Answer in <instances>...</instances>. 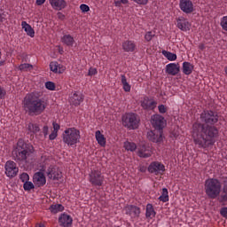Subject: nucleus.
<instances>
[{"label":"nucleus","instance_id":"nucleus-1","mask_svg":"<svg viewBox=\"0 0 227 227\" xmlns=\"http://www.w3.org/2000/svg\"><path fill=\"white\" fill-rule=\"evenodd\" d=\"M219 114L212 110H204L192 125L193 141L200 148L214 146L219 137Z\"/></svg>","mask_w":227,"mask_h":227},{"label":"nucleus","instance_id":"nucleus-2","mask_svg":"<svg viewBox=\"0 0 227 227\" xmlns=\"http://www.w3.org/2000/svg\"><path fill=\"white\" fill-rule=\"evenodd\" d=\"M223 186L217 178H208L205 181L204 189L208 200H217L218 203H227V177L223 178Z\"/></svg>","mask_w":227,"mask_h":227},{"label":"nucleus","instance_id":"nucleus-3","mask_svg":"<svg viewBox=\"0 0 227 227\" xmlns=\"http://www.w3.org/2000/svg\"><path fill=\"white\" fill-rule=\"evenodd\" d=\"M35 153V147L30 143H26L22 138L17 142L16 148L12 151V159L20 168H27L31 164Z\"/></svg>","mask_w":227,"mask_h":227},{"label":"nucleus","instance_id":"nucleus-4","mask_svg":"<svg viewBox=\"0 0 227 227\" xmlns=\"http://www.w3.org/2000/svg\"><path fill=\"white\" fill-rule=\"evenodd\" d=\"M47 107L45 100L40 98V93L27 94L23 100V108L28 116H40Z\"/></svg>","mask_w":227,"mask_h":227},{"label":"nucleus","instance_id":"nucleus-5","mask_svg":"<svg viewBox=\"0 0 227 227\" xmlns=\"http://www.w3.org/2000/svg\"><path fill=\"white\" fill-rule=\"evenodd\" d=\"M62 139L68 146H74V145H77L81 139V131L75 128L67 129L62 134Z\"/></svg>","mask_w":227,"mask_h":227},{"label":"nucleus","instance_id":"nucleus-6","mask_svg":"<svg viewBox=\"0 0 227 227\" xmlns=\"http://www.w3.org/2000/svg\"><path fill=\"white\" fill-rule=\"evenodd\" d=\"M139 116L137 114L129 113L122 116V125L129 130H136L139 127Z\"/></svg>","mask_w":227,"mask_h":227},{"label":"nucleus","instance_id":"nucleus-7","mask_svg":"<svg viewBox=\"0 0 227 227\" xmlns=\"http://www.w3.org/2000/svg\"><path fill=\"white\" fill-rule=\"evenodd\" d=\"M5 175L8 178H15L19 175V167L13 160H7L4 164Z\"/></svg>","mask_w":227,"mask_h":227},{"label":"nucleus","instance_id":"nucleus-8","mask_svg":"<svg viewBox=\"0 0 227 227\" xmlns=\"http://www.w3.org/2000/svg\"><path fill=\"white\" fill-rule=\"evenodd\" d=\"M151 123L156 130H164L166 127V120L160 114H154L151 117Z\"/></svg>","mask_w":227,"mask_h":227},{"label":"nucleus","instance_id":"nucleus-9","mask_svg":"<svg viewBox=\"0 0 227 227\" xmlns=\"http://www.w3.org/2000/svg\"><path fill=\"white\" fill-rule=\"evenodd\" d=\"M147 171L153 175H162L166 171V166L160 161H153L148 166Z\"/></svg>","mask_w":227,"mask_h":227},{"label":"nucleus","instance_id":"nucleus-10","mask_svg":"<svg viewBox=\"0 0 227 227\" xmlns=\"http://www.w3.org/2000/svg\"><path fill=\"white\" fill-rule=\"evenodd\" d=\"M90 182L92 185H97L98 187L102 186L104 184V176H102V172L92 170L90 174Z\"/></svg>","mask_w":227,"mask_h":227},{"label":"nucleus","instance_id":"nucleus-11","mask_svg":"<svg viewBox=\"0 0 227 227\" xmlns=\"http://www.w3.org/2000/svg\"><path fill=\"white\" fill-rule=\"evenodd\" d=\"M44 171V168H41L40 171L35 173L33 182L36 187H43L47 184L45 174H43Z\"/></svg>","mask_w":227,"mask_h":227},{"label":"nucleus","instance_id":"nucleus-12","mask_svg":"<svg viewBox=\"0 0 227 227\" xmlns=\"http://www.w3.org/2000/svg\"><path fill=\"white\" fill-rule=\"evenodd\" d=\"M48 178L51 180H61L63 177V173L59 168L55 166H50L46 171Z\"/></svg>","mask_w":227,"mask_h":227},{"label":"nucleus","instance_id":"nucleus-13","mask_svg":"<svg viewBox=\"0 0 227 227\" xmlns=\"http://www.w3.org/2000/svg\"><path fill=\"white\" fill-rule=\"evenodd\" d=\"M163 131L160 129H154L147 132V139L153 143H162L164 137Z\"/></svg>","mask_w":227,"mask_h":227},{"label":"nucleus","instance_id":"nucleus-14","mask_svg":"<svg viewBox=\"0 0 227 227\" xmlns=\"http://www.w3.org/2000/svg\"><path fill=\"white\" fill-rule=\"evenodd\" d=\"M179 8L184 13H192V12H194V4H192V1L191 0H180Z\"/></svg>","mask_w":227,"mask_h":227},{"label":"nucleus","instance_id":"nucleus-15","mask_svg":"<svg viewBox=\"0 0 227 227\" xmlns=\"http://www.w3.org/2000/svg\"><path fill=\"white\" fill-rule=\"evenodd\" d=\"M141 107L145 109L146 111H152L154 107H157V102L150 99L149 97L144 98L143 100L140 102Z\"/></svg>","mask_w":227,"mask_h":227},{"label":"nucleus","instance_id":"nucleus-16","mask_svg":"<svg viewBox=\"0 0 227 227\" xmlns=\"http://www.w3.org/2000/svg\"><path fill=\"white\" fill-rule=\"evenodd\" d=\"M165 72L166 74H168V75H178V74L180 73V64H168L166 66Z\"/></svg>","mask_w":227,"mask_h":227},{"label":"nucleus","instance_id":"nucleus-17","mask_svg":"<svg viewBox=\"0 0 227 227\" xmlns=\"http://www.w3.org/2000/svg\"><path fill=\"white\" fill-rule=\"evenodd\" d=\"M138 157L141 159H148L152 155V147L146 145H142L140 148L138 149L137 152Z\"/></svg>","mask_w":227,"mask_h":227},{"label":"nucleus","instance_id":"nucleus-18","mask_svg":"<svg viewBox=\"0 0 227 227\" xmlns=\"http://www.w3.org/2000/svg\"><path fill=\"white\" fill-rule=\"evenodd\" d=\"M59 223L60 226L70 227L72 226V223H74V219H72L70 215L64 213L59 217Z\"/></svg>","mask_w":227,"mask_h":227},{"label":"nucleus","instance_id":"nucleus-19","mask_svg":"<svg viewBox=\"0 0 227 227\" xmlns=\"http://www.w3.org/2000/svg\"><path fill=\"white\" fill-rule=\"evenodd\" d=\"M126 214L127 215H130V217H139L141 214V208L134 205H129L126 207Z\"/></svg>","mask_w":227,"mask_h":227},{"label":"nucleus","instance_id":"nucleus-20","mask_svg":"<svg viewBox=\"0 0 227 227\" xmlns=\"http://www.w3.org/2000/svg\"><path fill=\"white\" fill-rule=\"evenodd\" d=\"M49 1L53 10H57L58 12H59L67 8V1L65 0H49Z\"/></svg>","mask_w":227,"mask_h":227},{"label":"nucleus","instance_id":"nucleus-21","mask_svg":"<svg viewBox=\"0 0 227 227\" xmlns=\"http://www.w3.org/2000/svg\"><path fill=\"white\" fill-rule=\"evenodd\" d=\"M177 27L178 29H181V31H190L191 30V23L188 22L185 18L181 17L178 18L177 20Z\"/></svg>","mask_w":227,"mask_h":227},{"label":"nucleus","instance_id":"nucleus-22","mask_svg":"<svg viewBox=\"0 0 227 227\" xmlns=\"http://www.w3.org/2000/svg\"><path fill=\"white\" fill-rule=\"evenodd\" d=\"M22 29L27 33V36H30V38H35V29H33V27L29 25L26 21L21 22Z\"/></svg>","mask_w":227,"mask_h":227},{"label":"nucleus","instance_id":"nucleus-23","mask_svg":"<svg viewBox=\"0 0 227 227\" xmlns=\"http://www.w3.org/2000/svg\"><path fill=\"white\" fill-rule=\"evenodd\" d=\"M61 42L62 43H64V45H67V47H74V43H75V40L71 35H64L61 37Z\"/></svg>","mask_w":227,"mask_h":227},{"label":"nucleus","instance_id":"nucleus-24","mask_svg":"<svg viewBox=\"0 0 227 227\" xmlns=\"http://www.w3.org/2000/svg\"><path fill=\"white\" fill-rule=\"evenodd\" d=\"M72 104L75 106H81V103L84 102V96L81 93H74L71 98Z\"/></svg>","mask_w":227,"mask_h":227},{"label":"nucleus","instance_id":"nucleus-25","mask_svg":"<svg viewBox=\"0 0 227 227\" xmlns=\"http://www.w3.org/2000/svg\"><path fill=\"white\" fill-rule=\"evenodd\" d=\"M122 49L125 52H134L136 44L132 41H126L122 43Z\"/></svg>","mask_w":227,"mask_h":227},{"label":"nucleus","instance_id":"nucleus-26","mask_svg":"<svg viewBox=\"0 0 227 227\" xmlns=\"http://www.w3.org/2000/svg\"><path fill=\"white\" fill-rule=\"evenodd\" d=\"M27 129L30 136L38 134V132H40V125L36 123L29 122Z\"/></svg>","mask_w":227,"mask_h":227},{"label":"nucleus","instance_id":"nucleus-27","mask_svg":"<svg viewBox=\"0 0 227 227\" xmlns=\"http://www.w3.org/2000/svg\"><path fill=\"white\" fill-rule=\"evenodd\" d=\"M192 70H194V66H192V64L190 62L183 63V74H184V75H191Z\"/></svg>","mask_w":227,"mask_h":227},{"label":"nucleus","instance_id":"nucleus-28","mask_svg":"<svg viewBox=\"0 0 227 227\" xmlns=\"http://www.w3.org/2000/svg\"><path fill=\"white\" fill-rule=\"evenodd\" d=\"M157 213L155 212V209H153V206L152 204H147L146 206V211H145V217L147 219H153Z\"/></svg>","mask_w":227,"mask_h":227},{"label":"nucleus","instance_id":"nucleus-29","mask_svg":"<svg viewBox=\"0 0 227 227\" xmlns=\"http://www.w3.org/2000/svg\"><path fill=\"white\" fill-rule=\"evenodd\" d=\"M158 200L163 203L169 201V192H168V188H162L161 195L158 198Z\"/></svg>","mask_w":227,"mask_h":227},{"label":"nucleus","instance_id":"nucleus-30","mask_svg":"<svg viewBox=\"0 0 227 227\" xmlns=\"http://www.w3.org/2000/svg\"><path fill=\"white\" fill-rule=\"evenodd\" d=\"M96 139L100 146H106V137H104L100 130L96 131Z\"/></svg>","mask_w":227,"mask_h":227},{"label":"nucleus","instance_id":"nucleus-31","mask_svg":"<svg viewBox=\"0 0 227 227\" xmlns=\"http://www.w3.org/2000/svg\"><path fill=\"white\" fill-rule=\"evenodd\" d=\"M50 210L52 214H58V212H63V210H65V207L61 204H53L50 207Z\"/></svg>","mask_w":227,"mask_h":227},{"label":"nucleus","instance_id":"nucleus-32","mask_svg":"<svg viewBox=\"0 0 227 227\" xmlns=\"http://www.w3.org/2000/svg\"><path fill=\"white\" fill-rule=\"evenodd\" d=\"M161 54H163V56L165 58H167V59H168V61H176V54H175V53H172L170 51L163 50L161 51Z\"/></svg>","mask_w":227,"mask_h":227},{"label":"nucleus","instance_id":"nucleus-33","mask_svg":"<svg viewBox=\"0 0 227 227\" xmlns=\"http://www.w3.org/2000/svg\"><path fill=\"white\" fill-rule=\"evenodd\" d=\"M58 67H59V63L57 61H52L50 63V70L53 72V74H63V70H59Z\"/></svg>","mask_w":227,"mask_h":227},{"label":"nucleus","instance_id":"nucleus-34","mask_svg":"<svg viewBox=\"0 0 227 227\" xmlns=\"http://www.w3.org/2000/svg\"><path fill=\"white\" fill-rule=\"evenodd\" d=\"M124 148L128 152H136L137 145H136V143L134 142L126 141L124 142Z\"/></svg>","mask_w":227,"mask_h":227},{"label":"nucleus","instance_id":"nucleus-35","mask_svg":"<svg viewBox=\"0 0 227 227\" xmlns=\"http://www.w3.org/2000/svg\"><path fill=\"white\" fill-rule=\"evenodd\" d=\"M121 84L123 86L124 91L126 92L130 91V84L127 82V77L125 76V74H121Z\"/></svg>","mask_w":227,"mask_h":227},{"label":"nucleus","instance_id":"nucleus-36","mask_svg":"<svg viewBox=\"0 0 227 227\" xmlns=\"http://www.w3.org/2000/svg\"><path fill=\"white\" fill-rule=\"evenodd\" d=\"M24 191H31V189H35V184L32 182L27 181L23 184Z\"/></svg>","mask_w":227,"mask_h":227},{"label":"nucleus","instance_id":"nucleus-37","mask_svg":"<svg viewBox=\"0 0 227 227\" xmlns=\"http://www.w3.org/2000/svg\"><path fill=\"white\" fill-rule=\"evenodd\" d=\"M220 26L223 31H227V16H223L220 20Z\"/></svg>","mask_w":227,"mask_h":227},{"label":"nucleus","instance_id":"nucleus-38","mask_svg":"<svg viewBox=\"0 0 227 227\" xmlns=\"http://www.w3.org/2000/svg\"><path fill=\"white\" fill-rule=\"evenodd\" d=\"M31 68H33V66L31 64H21L19 67V69L23 72H27L28 70H31Z\"/></svg>","mask_w":227,"mask_h":227},{"label":"nucleus","instance_id":"nucleus-39","mask_svg":"<svg viewBox=\"0 0 227 227\" xmlns=\"http://www.w3.org/2000/svg\"><path fill=\"white\" fill-rule=\"evenodd\" d=\"M45 88L46 90H50V91H54L56 90V84L52 82H46Z\"/></svg>","mask_w":227,"mask_h":227},{"label":"nucleus","instance_id":"nucleus-40","mask_svg":"<svg viewBox=\"0 0 227 227\" xmlns=\"http://www.w3.org/2000/svg\"><path fill=\"white\" fill-rule=\"evenodd\" d=\"M20 180H21V182H23V184H26V182H29V175L26 172H23L20 176Z\"/></svg>","mask_w":227,"mask_h":227},{"label":"nucleus","instance_id":"nucleus-41","mask_svg":"<svg viewBox=\"0 0 227 227\" xmlns=\"http://www.w3.org/2000/svg\"><path fill=\"white\" fill-rule=\"evenodd\" d=\"M153 36H155V34H153V32H147L145 35V38L146 42H152V38H153Z\"/></svg>","mask_w":227,"mask_h":227},{"label":"nucleus","instance_id":"nucleus-42","mask_svg":"<svg viewBox=\"0 0 227 227\" xmlns=\"http://www.w3.org/2000/svg\"><path fill=\"white\" fill-rule=\"evenodd\" d=\"M80 10L83 12L86 13L90 12V6L88 4H82L80 5Z\"/></svg>","mask_w":227,"mask_h":227},{"label":"nucleus","instance_id":"nucleus-43","mask_svg":"<svg viewBox=\"0 0 227 227\" xmlns=\"http://www.w3.org/2000/svg\"><path fill=\"white\" fill-rule=\"evenodd\" d=\"M220 215L224 219H227V207H223L220 209Z\"/></svg>","mask_w":227,"mask_h":227},{"label":"nucleus","instance_id":"nucleus-44","mask_svg":"<svg viewBox=\"0 0 227 227\" xmlns=\"http://www.w3.org/2000/svg\"><path fill=\"white\" fill-rule=\"evenodd\" d=\"M97 74H98V71H97V68H95V67H90V68L89 69L88 75L93 76V75H97Z\"/></svg>","mask_w":227,"mask_h":227},{"label":"nucleus","instance_id":"nucleus-45","mask_svg":"<svg viewBox=\"0 0 227 227\" xmlns=\"http://www.w3.org/2000/svg\"><path fill=\"white\" fill-rule=\"evenodd\" d=\"M4 97H6V90L0 86V100H4Z\"/></svg>","mask_w":227,"mask_h":227},{"label":"nucleus","instance_id":"nucleus-46","mask_svg":"<svg viewBox=\"0 0 227 227\" xmlns=\"http://www.w3.org/2000/svg\"><path fill=\"white\" fill-rule=\"evenodd\" d=\"M158 109H159V113H160V114H164L168 111V109L166 108V106H164V105H160L158 106Z\"/></svg>","mask_w":227,"mask_h":227},{"label":"nucleus","instance_id":"nucleus-47","mask_svg":"<svg viewBox=\"0 0 227 227\" xmlns=\"http://www.w3.org/2000/svg\"><path fill=\"white\" fill-rule=\"evenodd\" d=\"M57 137H58V132L56 131H52L49 136L50 141H54V139H56Z\"/></svg>","mask_w":227,"mask_h":227},{"label":"nucleus","instance_id":"nucleus-48","mask_svg":"<svg viewBox=\"0 0 227 227\" xmlns=\"http://www.w3.org/2000/svg\"><path fill=\"white\" fill-rule=\"evenodd\" d=\"M133 3H137V4H148V0H131Z\"/></svg>","mask_w":227,"mask_h":227},{"label":"nucleus","instance_id":"nucleus-49","mask_svg":"<svg viewBox=\"0 0 227 227\" xmlns=\"http://www.w3.org/2000/svg\"><path fill=\"white\" fill-rule=\"evenodd\" d=\"M43 134L44 135V137H47V135L49 134V126H43Z\"/></svg>","mask_w":227,"mask_h":227},{"label":"nucleus","instance_id":"nucleus-50","mask_svg":"<svg viewBox=\"0 0 227 227\" xmlns=\"http://www.w3.org/2000/svg\"><path fill=\"white\" fill-rule=\"evenodd\" d=\"M52 126H53V132H57L58 133V130H59V129H60L59 124H58L56 122H53Z\"/></svg>","mask_w":227,"mask_h":227},{"label":"nucleus","instance_id":"nucleus-51","mask_svg":"<svg viewBox=\"0 0 227 227\" xmlns=\"http://www.w3.org/2000/svg\"><path fill=\"white\" fill-rule=\"evenodd\" d=\"M4 20H6V13H4V12L1 13L0 12V22H4Z\"/></svg>","mask_w":227,"mask_h":227},{"label":"nucleus","instance_id":"nucleus-52","mask_svg":"<svg viewBox=\"0 0 227 227\" xmlns=\"http://www.w3.org/2000/svg\"><path fill=\"white\" fill-rule=\"evenodd\" d=\"M44 3L45 0H35V4H37V6H42Z\"/></svg>","mask_w":227,"mask_h":227},{"label":"nucleus","instance_id":"nucleus-53","mask_svg":"<svg viewBox=\"0 0 227 227\" xmlns=\"http://www.w3.org/2000/svg\"><path fill=\"white\" fill-rule=\"evenodd\" d=\"M57 16L58 19H59L60 20H63L65 19V14H63L62 12H58Z\"/></svg>","mask_w":227,"mask_h":227},{"label":"nucleus","instance_id":"nucleus-54","mask_svg":"<svg viewBox=\"0 0 227 227\" xmlns=\"http://www.w3.org/2000/svg\"><path fill=\"white\" fill-rule=\"evenodd\" d=\"M139 171H140L141 173H146V167H145V166L140 167V168H139Z\"/></svg>","mask_w":227,"mask_h":227},{"label":"nucleus","instance_id":"nucleus-55","mask_svg":"<svg viewBox=\"0 0 227 227\" xmlns=\"http://www.w3.org/2000/svg\"><path fill=\"white\" fill-rule=\"evenodd\" d=\"M58 70H62L63 74V72H65V67H63V65L59 64Z\"/></svg>","mask_w":227,"mask_h":227},{"label":"nucleus","instance_id":"nucleus-56","mask_svg":"<svg viewBox=\"0 0 227 227\" xmlns=\"http://www.w3.org/2000/svg\"><path fill=\"white\" fill-rule=\"evenodd\" d=\"M114 4H115V6H121V0L115 1V2H114Z\"/></svg>","mask_w":227,"mask_h":227},{"label":"nucleus","instance_id":"nucleus-57","mask_svg":"<svg viewBox=\"0 0 227 227\" xmlns=\"http://www.w3.org/2000/svg\"><path fill=\"white\" fill-rule=\"evenodd\" d=\"M121 1V4H129V0H120Z\"/></svg>","mask_w":227,"mask_h":227},{"label":"nucleus","instance_id":"nucleus-58","mask_svg":"<svg viewBox=\"0 0 227 227\" xmlns=\"http://www.w3.org/2000/svg\"><path fill=\"white\" fill-rule=\"evenodd\" d=\"M4 60H1L0 61V67H4Z\"/></svg>","mask_w":227,"mask_h":227},{"label":"nucleus","instance_id":"nucleus-59","mask_svg":"<svg viewBox=\"0 0 227 227\" xmlns=\"http://www.w3.org/2000/svg\"><path fill=\"white\" fill-rule=\"evenodd\" d=\"M225 75L227 76V67H224Z\"/></svg>","mask_w":227,"mask_h":227},{"label":"nucleus","instance_id":"nucleus-60","mask_svg":"<svg viewBox=\"0 0 227 227\" xmlns=\"http://www.w3.org/2000/svg\"><path fill=\"white\" fill-rule=\"evenodd\" d=\"M39 227H43V226H39Z\"/></svg>","mask_w":227,"mask_h":227}]
</instances>
